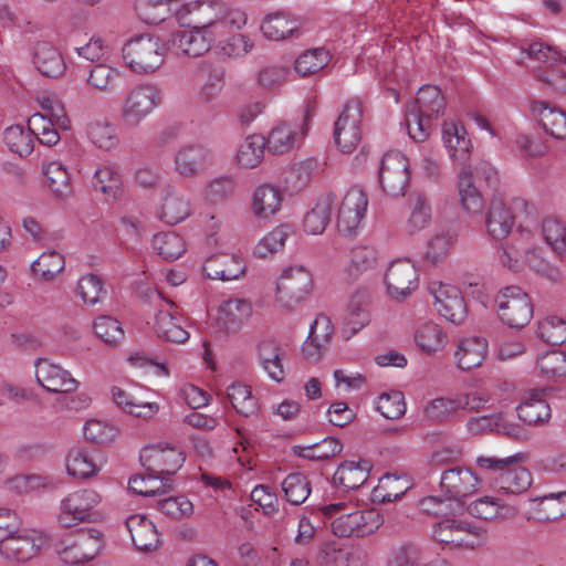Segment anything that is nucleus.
Instances as JSON below:
<instances>
[{"label":"nucleus","instance_id":"f257e3e1","mask_svg":"<svg viewBox=\"0 0 566 566\" xmlns=\"http://www.w3.org/2000/svg\"><path fill=\"white\" fill-rule=\"evenodd\" d=\"M177 22L189 30L171 35L170 49L179 56L197 57L207 53L220 38L241 31L249 15L244 7L224 0H192L178 6Z\"/></svg>","mask_w":566,"mask_h":566},{"label":"nucleus","instance_id":"f03ea898","mask_svg":"<svg viewBox=\"0 0 566 566\" xmlns=\"http://www.w3.org/2000/svg\"><path fill=\"white\" fill-rule=\"evenodd\" d=\"M524 460L523 453L504 458L480 455L475 464L493 489L504 494H521L532 484L531 472L522 465Z\"/></svg>","mask_w":566,"mask_h":566},{"label":"nucleus","instance_id":"7ed1b4c3","mask_svg":"<svg viewBox=\"0 0 566 566\" xmlns=\"http://www.w3.org/2000/svg\"><path fill=\"white\" fill-rule=\"evenodd\" d=\"M324 515L334 516L332 531L342 538L365 537L384 524V516L375 509L358 510L354 504L335 502L321 507Z\"/></svg>","mask_w":566,"mask_h":566},{"label":"nucleus","instance_id":"20e7f679","mask_svg":"<svg viewBox=\"0 0 566 566\" xmlns=\"http://www.w3.org/2000/svg\"><path fill=\"white\" fill-rule=\"evenodd\" d=\"M444 107V96L439 87L432 85L420 87L415 104L406 112L409 136L415 142H424L430 135L431 122L443 114Z\"/></svg>","mask_w":566,"mask_h":566},{"label":"nucleus","instance_id":"39448f33","mask_svg":"<svg viewBox=\"0 0 566 566\" xmlns=\"http://www.w3.org/2000/svg\"><path fill=\"white\" fill-rule=\"evenodd\" d=\"M103 495L94 488L85 486L64 495L57 506L56 521L63 528L83 523H94L101 517L99 505Z\"/></svg>","mask_w":566,"mask_h":566},{"label":"nucleus","instance_id":"423d86ee","mask_svg":"<svg viewBox=\"0 0 566 566\" xmlns=\"http://www.w3.org/2000/svg\"><path fill=\"white\" fill-rule=\"evenodd\" d=\"M161 104L160 91L153 84L130 87L122 97L119 119L126 127L136 128Z\"/></svg>","mask_w":566,"mask_h":566},{"label":"nucleus","instance_id":"0eeeda50","mask_svg":"<svg viewBox=\"0 0 566 566\" xmlns=\"http://www.w3.org/2000/svg\"><path fill=\"white\" fill-rule=\"evenodd\" d=\"M123 57L134 72L150 73L164 63L165 48L158 36L142 34L124 45Z\"/></svg>","mask_w":566,"mask_h":566},{"label":"nucleus","instance_id":"6e6552de","mask_svg":"<svg viewBox=\"0 0 566 566\" xmlns=\"http://www.w3.org/2000/svg\"><path fill=\"white\" fill-rule=\"evenodd\" d=\"M485 528L458 518H443L433 525V538L452 548L474 549L486 538Z\"/></svg>","mask_w":566,"mask_h":566},{"label":"nucleus","instance_id":"1a4fd4ad","mask_svg":"<svg viewBox=\"0 0 566 566\" xmlns=\"http://www.w3.org/2000/svg\"><path fill=\"white\" fill-rule=\"evenodd\" d=\"M312 286V274L303 265L283 269L276 280L275 301L286 311H294L307 297Z\"/></svg>","mask_w":566,"mask_h":566},{"label":"nucleus","instance_id":"9d476101","mask_svg":"<svg viewBox=\"0 0 566 566\" xmlns=\"http://www.w3.org/2000/svg\"><path fill=\"white\" fill-rule=\"evenodd\" d=\"M497 315L511 328H523L533 317V304L528 295L518 286L502 289L496 297Z\"/></svg>","mask_w":566,"mask_h":566},{"label":"nucleus","instance_id":"9b49d317","mask_svg":"<svg viewBox=\"0 0 566 566\" xmlns=\"http://www.w3.org/2000/svg\"><path fill=\"white\" fill-rule=\"evenodd\" d=\"M480 482L478 474L470 468L454 465L441 472L440 491L457 509H462L467 500L478 492Z\"/></svg>","mask_w":566,"mask_h":566},{"label":"nucleus","instance_id":"f8f14e48","mask_svg":"<svg viewBox=\"0 0 566 566\" xmlns=\"http://www.w3.org/2000/svg\"><path fill=\"white\" fill-rule=\"evenodd\" d=\"M49 537L36 530H18L9 532L0 541V554L10 562L25 563L34 558L44 546Z\"/></svg>","mask_w":566,"mask_h":566},{"label":"nucleus","instance_id":"ddd939ff","mask_svg":"<svg viewBox=\"0 0 566 566\" xmlns=\"http://www.w3.org/2000/svg\"><path fill=\"white\" fill-rule=\"evenodd\" d=\"M363 108L359 99L348 101L335 122L334 140L344 154L353 153L363 137Z\"/></svg>","mask_w":566,"mask_h":566},{"label":"nucleus","instance_id":"4468645a","mask_svg":"<svg viewBox=\"0 0 566 566\" xmlns=\"http://www.w3.org/2000/svg\"><path fill=\"white\" fill-rule=\"evenodd\" d=\"M367 207L368 197L363 189L354 187L346 192L337 213V229L343 237L358 234Z\"/></svg>","mask_w":566,"mask_h":566},{"label":"nucleus","instance_id":"2eb2a0df","mask_svg":"<svg viewBox=\"0 0 566 566\" xmlns=\"http://www.w3.org/2000/svg\"><path fill=\"white\" fill-rule=\"evenodd\" d=\"M410 180L409 161L400 151H388L379 167V182L389 196H403Z\"/></svg>","mask_w":566,"mask_h":566},{"label":"nucleus","instance_id":"dca6fc26","mask_svg":"<svg viewBox=\"0 0 566 566\" xmlns=\"http://www.w3.org/2000/svg\"><path fill=\"white\" fill-rule=\"evenodd\" d=\"M527 54L541 62L549 64V67L541 72L537 77L552 92L566 93V71L555 67L558 62H566V56L549 45L542 42H533L528 45Z\"/></svg>","mask_w":566,"mask_h":566},{"label":"nucleus","instance_id":"f3484780","mask_svg":"<svg viewBox=\"0 0 566 566\" xmlns=\"http://www.w3.org/2000/svg\"><path fill=\"white\" fill-rule=\"evenodd\" d=\"M140 460L148 472L164 476L175 474L181 468L185 455L177 446L159 442L144 448Z\"/></svg>","mask_w":566,"mask_h":566},{"label":"nucleus","instance_id":"a211bd4d","mask_svg":"<svg viewBox=\"0 0 566 566\" xmlns=\"http://www.w3.org/2000/svg\"><path fill=\"white\" fill-rule=\"evenodd\" d=\"M310 118L307 109L302 123H275L265 138L268 150L274 155H283L297 148L307 133Z\"/></svg>","mask_w":566,"mask_h":566},{"label":"nucleus","instance_id":"6ab92c4d","mask_svg":"<svg viewBox=\"0 0 566 566\" xmlns=\"http://www.w3.org/2000/svg\"><path fill=\"white\" fill-rule=\"evenodd\" d=\"M210 157V149L202 144L182 145L174 154V171L182 179H193L207 170Z\"/></svg>","mask_w":566,"mask_h":566},{"label":"nucleus","instance_id":"aec40b11","mask_svg":"<svg viewBox=\"0 0 566 566\" xmlns=\"http://www.w3.org/2000/svg\"><path fill=\"white\" fill-rule=\"evenodd\" d=\"M102 548V536L97 530L81 533L63 543L57 551L60 559L70 565L87 563L94 559Z\"/></svg>","mask_w":566,"mask_h":566},{"label":"nucleus","instance_id":"412c9836","mask_svg":"<svg viewBox=\"0 0 566 566\" xmlns=\"http://www.w3.org/2000/svg\"><path fill=\"white\" fill-rule=\"evenodd\" d=\"M36 382L46 391L54 394L74 392L80 382L61 365L46 358H38L34 363Z\"/></svg>","mask_w":566,"mask_h":566},{"label":"nucleus","instance_id":"4be33fe9","mask_svg":"<svg viewBox=\"0 0 566 566\" xmlns=\"http://www.w3.org/2000/svg\"><path fill=\"white\" fill-rule=\"evenodd\" d=\"M385 283L389 296L396 301L406 300L418 287V272L409 260L392 262L385 275Z\"/></svg>","mask_w":566,"mask_h":566},{"label":"nucleus","instance_id":"5701e85b","mask_svg":"<svg viewBox=\"0 0 566 566\" xmlns=\"http://www.w3.org/2000/svg\"><path fill=\"white\" fill-rule=\"evenodd\" d=\"M165 306L160 307L154 316L153 329L155 334L166 342L186 343L190 334L181 326L178 306L172 301L166 300Z\"/></svg>","mask_w":566,"mask_h":566},{"label":"nucleus","instance_id":"b1692460","mask_svg":"<svg viewBox=\"0 0 566 566\" xmlns=\"http://www.w3.org/2000/svg\"><path fill=\"white\" fill-rule=\"evenodd\" d=\"M379 261L378 250L369 243L354 245L347 255V263L343 270V279L346 283H355L369 272L374 271Z\"/></svg>","mask_w":566,"mask_h":566},{"label":"nucleus","instance_id":"393cba45","mask_svg":"<svg viewBox=\"0 0 566 566\" xmlns=\"http://www.w3.org/2000/svg\"><path fill=\"white\" fill-rule=\"evenodd\" d=\"M334 335V326L325 314H318L310 326V334L302 345L303 357L317 363L327 350Z\"/></svg>","mask_w":566,"mask_h":566},{"label":"nucleus","instance_id":"a878e982","mask_svg":"<svg viewBox=\"0 0 566 566\" xmlns=\"http://www.w3.org/2000/svg\"><path fill=\"white\" fill-rule=\"evenodd\" d=\"M436 311L447 321L461 324L467 317L464 298L457 286L439 284L432 289Z\"/></svg>","mask_w":566,"mask_h":566},{"label":"nucleus","instance_id":"bb28decb","mask_svg":"<svg viewBox=\"0 0 566 566\" xmlns=\"http://www.w3.org/2000/svg\"><path fill=\"white\" fill-rule=\"evenodd\" d=\"M126 527L130 534L134 546L139 552L150 553L160 548V534L155 523L146 515H130L126 520Z\"/></svg>","mask_w":566,"mask_h":566},{"label":"nucleus","instance_id":"cd10ccee","mask_svg":"<svg viewBox=\"0 0 566 566\" xmlns=\"http://www.w3.org/2000/svg\"><path fill=\"white\" fill-rule=\"evenodd\" d=\"M284 202L283 191L271 184L256 187L251 196L250 208L252 214L262 221H270L276 216Z\"/></svg>","mask_w":566,"mask_h":566},{"label":"nucleus","instance_id":"c85d7f7f","mask_svg":"<svg viewBox=\"0 0 566 566\" xmlns=\"http://www.w3.org/2000/svg\"><path fill=\"white\" fill-rule=\"evenodd\" d=\"M442 140L449 156L463 167L470 159L472 149L471 139L464 126L457 120H449L443 124Z\"/></svg>","mask_w":566,"mask_h":566},{"label":"nucleus","instance_id":"c756f323","mask_svg":"<svg viewBox=\"0 0 566 566\" xmlns=\"http://www.w3.org/2000/svg\"><path fill=\"white\" fill-rule=\"evenodd\" d=\"M245 272L243 259L235 254L220 253L209 256L203 264V273L211 280H238Z\"/></svg>","mask_w":566,"mask_h":566},{"label":"nucleus","instance_id":"7c9ffc66","mask_svg":"<svg viewBox=\"0 0 566 566\" xmlns=\"http://www.w3.org/2000/svg\"><path fill=\"white\" fill-rule=\"evenodd\" d=\"M319 558L332 566H368V555L359 546L344 549L334 541L321 545Z\"/></svg>","mask_w":566,"mask_h":566},{"label":"nucleus","instance_id":"2f4dec72","mask_svg":"<svg viewBox=\"0 0 566 566\" xmlns=\"http://www.w3.org/2000/svg\"><path fill=\"white\" fill-rule=\"evenodd\" d=\"M387 566H452L444 558H430L426 551L413 544H403L392 549Z\"/></svg>","mask_w":566,"mask_h":566},{"label":"nucleus","instance_id":"473e14b6","mask_svg":"<svg viewBox=\"0 0 566 566\" xmlns=\"http://www.w3.org/2000/svg\"><path fill=\"white\" fill-rule=\"evenodd\" d=\"M35 69L46 77H57L65 72V61L52 43L40 41L35 43L32 54Z\"/></svg>","mask_w":566,"mask_h":566},{"label":"nucleus","instance_id":"72a5a7b5","mask_svg":"<svg viewBox=\"0 0 566 566\" xmlns=\"http://www.w3.org/2000/svg\"><path fill=\"white\" fill-rule=\"evenodd\" d=\"M515 224V216L504 201L494 199L485 214V228L495 240L506 238Z\"/></svg>","mask_w":566,"mask_h":566},{"label":"nucleus","instance_id":"f704fd0d","mask_svg":"<svg viewBox=\"0 0 566 566\" xmlns=\"http://www.w3.org/2000/svg\"><path fill=\"white\" fill-rule=\"evenodd\" d=\"M531 109L547 134L557 139L566 138V112L544 101L533 102Z\"/></svg>","mask_w":566,"mask_h":566},{"label":"nucleus","instance_id":"c9c22d12","mask_svg":"<svg viewBox=\"0 0 566 566\" xmlns=\"http://www.w3.org/2000/svg\"><path fill=\"white\" fill-rule=\"evenodd\" d=\"M192 213L190 198L177 190H169L163 199L158 217L165 223L174 226L185 221Z\"/></svg>","mask_w":566,"mask_h":566},{"label":"nucleus","instance_id":"e433bc0d","mask_svg":"<svg viewBox=\"0 0 566 566\" xmlns=\"http://www.w3.org/2000/svg\"><path fill=\"white\" fill-rule=\"evenodd\" d=\"M457 240L451 230H439L430 235L422 251V262L427 265L438 266L443 264Z\"/></svg>","mask_w":566,"mask_h":566},{"label":"nucleus","instance_id":"4c0bfd02","mask_svg":"<svg viewBox=\"0 0 566 566\" xmlns=\"http://www.w3.org/2000/svg\"><path fill=\"white\" fill-rule=\"evenodd\" d=\"M488 353V342L481 337L463 338L454 353V360L461 370H471L482 365Z\"/></svg>","mask_w":566,"mask_h":566},{"label":"nucleus","instance_id":"58836bf2","mask_svg":"<svg viewBox=\"0 0 566 566\" xmlns=\"http://www.w3.org/2000/svg\"><path fill=\"white\" fill-rule=\"evenodd\" d=\"M65 467L70 476L80 480L91 479L101 470L94 455L81 447L70 449L65 458Z\"/></svg>","mask_w":566,"mask_h":566},{"label":"nucleus","instance_id":"ea45409f","mask_svg":"<svg viewBox=\"0 0 566 566\" xmlns=\"http://www.w3.org/2000/svg\"><path fill=\"white\" fill-rule=\"evenodd\" d=\"M413 339L418 349L427 355L442 352L448 344L447 333L439 324L433 322H427L418 326Z\"/></svg>","mask_w":566,"mask_h":566},{"label":"nucleus","instance_id":"a19ab883","mask_svg":"<svg viewBox=\"0 0 566 566\" xmlns=\"http://www.w3.org/2000/svg\"><path fill=\"white\" fill-rule=\"evenodd\" d=\"M458 179L459 196L463 209L472 214L481 213L483 209V198L478 186L473 184L472 166L464 165L461 167Z\"/></svg>","mask_w":566,"mask_h":566},{"label":"nucleus","instance_id":"79ce46f5","mask_svg":"<svg viewBox=\"0 0 566 566\" xmlns=\"http://www.w3.org/2000/svg\"><path fill=\"white\" fill-rule=\"evenodd\" d=\"M335 197L325 195L318 198L315 206L305 213L303 228L307 234H322L331 221Z\"/></svg>","mask_w":566,"mask_h":566},{"label":"nucleus","instance_id":"37998d69","mask_svg":"<svg viewBox=\"0 0 566 566\" xmlns=\"http://www.w3.org/2000/svg\"><path fill=\"white\" fill-rule=\"evenodd\" d=\"M252 304L243 298H230L220 304L218 322L227 328H238L252 315Z\"/></svg>","mask_w":566,"mask_h":566},{"label":"nucleus","instance_id":"c03bdc74","mask_svg":"<svg viewBox=\"0 0 566 566\" xmlns=\"http://www.w3.org/2000/svg\"><path fill=\"white\" fill-rule=\"evenodd\" d=\"M370 470L371 464L367 460L345 461L337 468L334 481L346 489L356 490L368 480Z\"/></svg>","mask_w":566,"mask_h":566},{"label":"nucleus","instance_id":"a18cd8bd","mask_svg":"<svg viewBox=\"0 0 566 566\" xmlns=\"http://www.w3.org/2000/svg\"><path fill=\"white\" fill-rule=\"evenodd\" d=\"M45 185L57 198H65L72 193L71 178L67 169L60 161L45 163L42 166Z\"/></svg>","mask_w":566,"mask_h":566},{"label":"nucleus","instance_id":"49530a36","mask_svg":"<svg viewBox=\"0 0 566 566\" xmlns=\"http://www.w3.org/2000/svg\"><path fill=\"white\" fill-rule=\"evenodd\" d=\"M408 489L409 481L406 478L385 474L373 489L371 497L374 502L390 503L400 499Z\"/></svg>","mask_w":566,"mask_h":566},{"label":"nucleus","instance_id":"de8ad7c7","mask_svg":"<svg viewBox=\"0 0 566 566\" xmlns=\"http://www.w3.org/2000/svg\"><path fill=\"white\" fill-rule=\"evenodd\" d=\"M261 31L266 39L281 41L296 34L298 23L281 13L269 14L261 23Z\"/></svg>","mask_w":566,"mask_h":566},{"label":"nucleus","instance_id":"09e8293b","mask_svg":"<svg viewBox=\"0 0 566 566\" xmlns=\"http://www.w3.org/2000/svg\"><path fill=\"white\" fill-rule=\"evenodd\" d=\"M179 0H137L136 12L138 18L147 24H158L174 14L172 4Z\"/></svg>","mask_w":566,"mask_h":566},{"label":"nucleus","instance_id":"8fccbe9b","mask_svg":"<svg viewBox=\"0 0 566 566\" xmlns=\"http://www.w3.org/2000/svg\"><path fill=\"white\" fill-rule=\"evenodd\" d=\"M265 137L262 135H250L239 146L237 163L244 169H252L259 166L264 156Z\"/></svg>","mask_w":566,"mask_h":566},{"label":"nucleus","instance_id":"3c124183","mask_svg":"<svg viewBox=\"0 0 566 566\" xmlns=\"http://www.w3.org/2000/svg\"><path fill=\"white\" fill-rule=\"evenodd\" d=\"M432 210L428 198L417 193L410 199V214L406 222V230L415 234L426 229L431 223Z\"/></svg>","mask_w":566,"mask_h":566},{"label":"nucleus","instance_id":"603ef678","mask_svg":"<svg viewBox=\"0 0 566 566\" xmlns=\"http://www.w3.org/2000/svg\"><path fill=\"white\" fill-rule=\"evenodd\" d=\"M292 230L289 226L281 224L262 237L253 249V254L260 259H266L280 252L285 247Z\"/></svg>","mask_w":566,"mask_h":566},{"label":"nucleus","instance_id":"864d4df0","mask_svg":"<svg viewBox=\"0 0 566 566\" xmlns=\"http://www.w3.org/2000/svg\"><path fill=\"white\" fill-rule=\"evenodd\" d=\"M3 142L10 151L21 157L29 156L34 147L30 123L28 122L27 127L22 125H11L7 127L3 132Z\"/></svg>","mask_w":566,"mask_h":566},{"label":"nucleus","instance_id":"5fc2aeb1","mask_svg":"<svg viewBox=\"0 0 566 566\" xmlns=\"http://www.w3.org/2000/svg\"><path fill=\"white\" fill-rule=\"evenodd\" d=\"M227 396L238 413L244 417H252L258 413V400L252 395L249 386L241 382H234L228 387Z\"/></svg>","mask_w":566,"mask_h":566},{"label":"nucleus","instance_id":"6e6d98bb","mask_svg":"<svg viewBox=\"0 0 566 566\" xmlns=\"http://www.w3.org/2000/svg\"><path fill=\"white\" fill-rule=\"evenodd\" d=\"M128 488L135 494L155 496L166 493L170 489V479L148 472L147 475H135L130 478Z\"/></svg>","mask_w":566,"mask_h":566},{"label":"nucleus","instance_id":"4d7b16f0","mask_svg":"<svg viewBox=\"0 0 566 566\" xmlns=\"http://www.w3.org/2000/svg\"><path fill=\"white\" fill-rule=\"evenodd\" d=\"M87 137L98 148L112 150L117 147L119 139L116 127L108 120H93L87 125Z\"/></svg>","mask_w":566,"mask_h":566},{"label":"nucleus","instance_id":"13d9d810","mask_svg":"<svg viewBox=\"0 0 566 566\" xmlns=\"http://www.w3.org/2000/svg\"><path fill=\"white\" fill-rule=\"evenodd\" d=\"M151 244L154 250L167 261L177 260L186 251L184 239L171 231L155 234Z\"/></svg>","mask_w":566,"mask_h":566},{"label":"nucleus","instance_id":"bf43d9fd","mask_svg":"<svg viewBox=\"0 0 566 566\" xmlns=\"http://www.w3.org/2000/svg\"><path fill=\"white\" fill-rule=\"evenodd\" d=\"M538 521H556L566 515V492L544 495L534 500Z\"/></svg>","mask_w":566,"mask_h":566},{"label":"nucleus","instance_id":"052dcab7","mask_svg":"<svg viewBox=\"0 0 566 566\" xmlns=\"http://www.w3.org/2000/svg\"><path fill=\"white\" fill-rule=\"evenodd\" d=\"M65 266L64 258L61 253L52 250L43 252L31 264L32 273L44 281H51L59 274Z\"/></svg>","mask_w":566,"mask_h":566},{"label":"nucleus","instance_id":"680f3d73","mask_svg":"<svg viewBox=\"0 0 566 566\" xmlns=\"http://www.w3.org/2000/svg\"><path fill=\"white\" fill-rule=\"evenodd\" d=\"M328 51L323 48L307 50L295 61V71L302 76H308L323 70L329 63Z\"/></svg>","mask_w":566,"mask_h":566},{"label":"nucleus","instance_id":"e2e57ef3","mask_svg":"<svg viewBox=\"0 0 566 566\" xmlns=\"http://www.w3.org/2000/svg\"><path fill=\"white\" fill-rule=\"evenodd\" d=\"M282 490L291 504L300 505L304 503L311 494V484L304 474L294 472L283 480Z\"/></svg>","mask_w":566,"mask_h":566},{"label":"nucleus","instance_id":"0e129e2a","mask_svg":"<svg viewBox=\"0 0 566 566\" xmlns=\"http://www.w3.org/2000/svg\"><path fill=\"white\" fill-rule=\"evenodd\" d=\"M343 451V443L334 437H327L322 441L307 447H298L296 453L308 460H327Z\"/></svg>","mask_w":566,"mask_h":566},{"label":"nucleus","instance_id":"69168bd1","mask_svg":"<svg viewBox=\"0 0 566 566\" xmlns=\"http://www.w3.org/2000/svg\"><path fill=\"white\" fill-rule=\"evenodd\" d=\"M517 416L527 424H537L551 418V408L544 399L531 397L517 407Z\"/></svg>","mask_w":566,"mask_h":566},{"label":"nucleus","instance_id":"338daca9","mask_svg":"<svg viewBox=\"0 0 566 566\" xmlns=\"http://www.w3.org/2000/svg\"><path fill=\"white\" fill-rule=\"evenodd\" d=\"M545 242L559 256L566 254V227L556 218H546L542 224Z\"/></svg>","mask_w":566,"mask_h":566},{"label":"nucleus","instance_id":"774afa93","mask_svg":"<svg viewBox=\"0 0 566 566\" xmlns=\"http://www.w3.org/2000/svg\"><path fill=\"white\" fill-rule=\"evenodd\" d=\"M537 336L551 345H560L566 340V322L557 316H547L537 324Z\"/></svg>","mask_w":566,"mask_h":566}]
</instances>
